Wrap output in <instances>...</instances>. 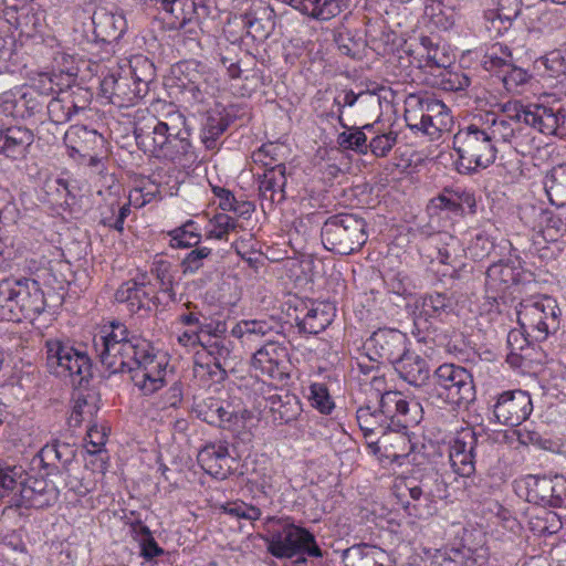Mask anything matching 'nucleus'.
Segmentation results:
<instances>
[{
	"label": "nucleus",
	"mask_w": 566,
	"mask_h": 566,
	"mask_svg": "<svg viewBox=\"0 0 566 566\" xmlns=\"http://www.w3.org/2000/svg\"><path fill=\"white\" fill-rule=\"evenodd\" d=\"M356 104H367L364 98H360V92L355 93L353 90H344L335 96L334 105L337 107L335 117L343 128H348L344 122L346 108L350 111Z\"/></svg>",
	"instance_id": "obj_59"
},
{
	"label": "nucleus",
	"mask_w": 566,
	"mask_h": 566,
	"mask_svg": "<svg viewBox=\"0 0 566 566\" xmlns=\"http://www.w3.org/2000/svg\"><path fill=\"white\" fill-rule=\"evenodd\" d=\"M518 439L523 444H532L539 449L552 452H558L560 449V443L558 441L545 437L535 430H530L526 428L518 432Z\"/></svg>",
	"instance_id": "obj_60"
},
{
	"label": "nucleus",
	"mask_w": 566,
	"mask_h": 566,
	"mask_svg": "<svg viewBox=\"0 0 566 566\" xmlns=\"http://www.w3.org/2000/svg\"><path fill=\"white\" fill-rule=\"evenodd\" d=\"M533 410L528 392L516 389L500 394L493 406V415L501 424L515 427L525 421Z\"/></svg>",
	"instance_id": "obj_15"
},
{
	"label": "nucleus",
	"mask_w": 566,
	"mask_h": 566,
	"mask_svg": "<svg viewBox=\"0 0 566 566\" xmlns=\"http://www.w3.org/2000/svg\"><path fill=\"white\" fill-rule=\"evenodd\" d=\"M384 439L390 442L392 452L389 457L394 459L403 458L412 450V444L407 436V430L389 431Z\"/></svg>",
	"instance_id": "obj_63"
},
{
	"label": "nucleus",
	"mask_w": 566,
	"mask_h": 566,
	"mask_svg": "<svg viewBox=\"0 0 566 566\" xmlns=\"http://www.w3.org/2000/svg\"><path fill=\"white\" fill-rule=\"evenodd\" d=\"M172 85L181 95V101L190 106H199L214 94L217 77L206 64L187 60L171 67Z\"/></svg>",
	"instance_id": "obj_9"
},
{
	"label": "nucleus",
	"mask_w": 566,
	"mask_h": 566,
	"mask_svg": "<svg viewBox=\"0 0 566 566\" xmlns=\"http://www.w3.org/2000/svg\"><path fill=\"white\" fill-rule=\"evenodd\" d=\"M93 346L105 369L111 374H130L132 381L144 396H150L166 385L167 357L123 323L112 322L109 331L104 328L94 336Z\"/></svg>",
	"instance_id": "obj_1"
},
{
	"label": "nucleus",
	"mask_w": 566,
	"mask_h": 566,
	"mask_svg": "<svg viewBox=\"0 0 566 566\" xmlns=\"http://www.w3.org/2000/svg\"><path fill=\"white\" fill-rule=\"evenodd\" d=\"M57 500V490L43 478L25 474L23 485L12 500H8L10 506L44 509L51 506Z\"/></svg>",
	"instance_id": "obj_18"
},
{
	"label": "nucleus",
	"mask_w": 566,
	"mask_h": 566,
	"mask_svg": "<svg viewBox=\"0 0 566 566\" xmlns=\"http://www.w3.org/2000/svg\"><path fill=\"white\" fill-rule=\"evenodd\" d=\"M399 377L408 384L420 387L430 378V368L426 358L408 350L395 365Z\"/></svg>",
	"instance_id": "obj_27"
},
{
	"label": "nucleus",
	"mask_w": 566,
	"mask_h": 566,
	"mask_svg": "<svg viewBox=\"0 0 566 566\" xmlns=\"http://www.w3.org/2000/svg\"><path fill=\"white\" fill-rule=\"evenodd\" d=\"M210 230L208 231V238L217 240H227L230 232L238 231L241 224L232 216L227 213H217L210 220Z\"/></svg>",
	"instance_id": "obj_55"
},
{
	"label": "nucleus",
	"mask_w": 566,
	"mask_h": 566,
	"mask_svg": "<svg viewBox=\"0 0 566 566\" xmlns=\"http://www.w3.org/2000/svg\"><path fill=\"white\" fill-rule=\"evenodd\" d=\"M481 120L482 127L485 129L496 148L502 144L516 146V140L521 134L520 126L515 125L506 117L497 116L494 113H486Z\"/></svg>",
	"instance_id": "obj_26"
},
{
	"label": "nucleus",
	"mask_w": 566,
	"mask_h": 566,
	"mask_svg": "<svg viewBox=\"0 0 566 566\" xmlns=\"http://www.w3.org/2000/svg\"><path fill=\"white\" fill-rule=\"evenodd\" d=\"M360 98H364L367 104H356L349 111V115L358 117L361 120H366L376 114L380 105V99L377 94L370 91H361Z\"/></svg>",
	"instance_id": "obj_62"
},
{
	"label": "nucleus",
	"mask_w": 566,
	"mask_h": 566,
	"mask_svg": "<svg viewBox=\"0 0 566 566\" xmlns=\"http://www.w3.org/2000/svg\"><path fill=\"white\" fill-rule=\"evenodd\" d=\"M357 422L365 438L389 431L407 430L417 419L410 416L409 402L400 391H386L380 396L378 408L363 406L356 412Z\"/></svg>",
	"instance_id": "obj_3"
},
{
	"label": "nucleus",
	"mask_w": 566,
	"mask_h": 566,
	"mask_svg": "<svg viewBox=\"0 0 566 566\" xmlns=\"http://www.w3.org/2000/svg\"><path fill=\"white\" fill-rule=\"evenodd\" d=\"M266 524H274L263 537L268 552L276 558H293L306 554L310 557H322L315 536L306 528L295 525L290 518L268 517Z\"/></svg>",
	"instance_id": "obj_6"
},
{
	"label": "nucleus",
	"mask_w": 566,
	"mask_h": 566,
	"mask_svg": "<svg viewBox=\"0 0 566 566\" xmlns=\"http://www.w3.org/2000/svg\"><path fill=\"white\" fill-rule=\"evenodd\" d=\"M426 95L411 94L405 102V120L410 129L413 127H423L421 124L426 115L424 111Z\"/></svg>",
	"instance_id": "obj_56"
},
{
	"label": "nucleus",
	"mask_w": 566,
	"mask_h": 566,
	"mask_svg": "<svg viewBox=\"0 0 566 566\" xmlns=\"http://www.w3.org/2000/svg\"><path fill=\"white\" fill-rule=\"evenodd\" d=\"M406 490L409 494L411 501L407 502L405 505V510L408 511L409 515H415L418 518H429L433 516L437 511V502L434 497H431L423 492L418 494L419 489L415 485L406 482Z\"/></svg>",
	"instance_id": "obj_42"
},
{
	"label": "nucleus",
	"mask_w": 566,
	"mask_h": 566,
	"mask_svg": "<svg viewBox=\"0 0 566 566\" xmlns=\"http://www.w3.org/2000/svg\"><path fill=\"white\" fill-rule=\"evenodd\" d=\"M371 124H364L363 127H352L348 132H343L337 137L338 145L344 149H350L358 154H367L368 144L367 136L363 129H371Z\"/></svg>",
	"instance_id": "obj_48"
},
{
	"label": "nucleus",
	"mask_w": 566,
	"mask_h": 566,
	"mask_svg": "<svg viewBox=\"0 0 566 566\" xmlns=\"http://www.w3.org/2000/svg\"><path fill=\"white\" fill-rule=\"evenodd\" d=\"M212 256V249L208 247L192 248L181 260L180 269L184 275L198 273Z\"/></svg>",
	"instance_id": "obj_51"
},
{
	"label": "nucleus",
	"mask_w": 566,
	"mask_h": 566,
	"mask_svg": "<svg viewBox=\"0 0 566 566\" xmlns=\"http://www.w3.org/2000/svg\"><path fill=\"white\" fill-rule=\"evenodd\" d=\"M544 189L552 205H566V164L555 166L546 174Z\"/></svg>",
	"instance_id": "obj_38"
},
{
	"label": "nucleus",
	"mask_w": 566,
	"mask_h": 566,
	"mask_svg": "<svg viewBox=\"0 0 566 566\" xmlns=\"http://www.w3.org/2000/svg\"><path fill=\"white\" fill-rule=\"evenodd\" d=\"M160 116L153 114L139 115L134 125L136 144L145 154L159 159L179 164H191L196 160L190 129L185 115L172 105Z\"/></svg>",
	"instance_id": "obj_2"
},
{
	"label": "nucleus",
	"mask_w": 566,
	"mask_h": 566,
	"mask_svg": "<svg viewBox=\"0 0 566 566\" xmlns=\"http://www.w3.org/2000/svg\"><path fill=\"white\" fill-rule=\"evenodd\" d=\"M311 405L322 413H329L334 408V402L329 396L326 385L315 382L310 386Z\"/></svg>",
	"instance_id": "obj_61"
},
{
	"label": "nucleus",
	"mask_w": 566,
	"mask_h": 566,
	"mask_svg": "<svg viewBox=\"0 0 566 566\" xmlns=\"http://www.w3.org/2000/svg\"><path fill=\"white\" fill-rule=\"evenodd\" d=\"M99 409L98 396L95 392L77 394L74 398L69 422L73 427H80L82 422H92Z\"/></svg>",
	"instance_id": "obj_40"
},
{
	"label": "nucleus",
	"mask_w": 566,
	"mask_h": 566,
	"mask_svg": "<svg viewBox=\"0 0 566 566\" xmlns=\"http://www.w3.org/2000/svg\"><path fill=\"white\" fill-rule=\"evenodd\" d=\"M66 147L83 157L91 156L97 147L103 146L104 138L95 129H88L83 125L71 126L64 135Z\"/></svg>",
	"instance_id": "obj_28"
},
{
	"label": "nucleus",
	"mask_w": 566,
	"mask_h": 566,
	"mask_svg": "<svg viewBox=\"0 0 566 566\" xmlns=\"http://www.w3.org/2000/svg\"><path fill=\"white\" fill-rule=\"evenodd\" d=\"M516 314L520 326L532 340L544 342L559 329L560 310L549 296L521 302Z\"/></svg>",
	"instance_id": "obj_11"
},
{
	"label": "nucleus",
	"mask_w": 566,
	"mask_h": 566,
	"mask_svg": "<svg viewBox=\"0 0 566 566\" xmlns=\"http://www.w3.org/2000/svg\"><path fill=\"white\" fill-rule=\"evenodd\" d=\"M287 182L285 164H276L265 169L259 181L261 199L268 201V208L281 203L286 198L285 187Z\"/></svg>",
	"instance_id": "obj_25"
},
{
	"label": "nucleus",
	"mask_w": 566,
	"mask_h": 566,
	"mask_svg": "<svg viewBox=\"0 0 566 566\" xmlns=\"http://www.w3.org/2000/svg\"><path fill=\"white\" fill-rule=\"evenodd\" d=\"M287 348L275 340L269 339L252 356L251 366L262 375L274 380L284 381L289 378Z\"/></svg>",
	"instance_id": "obj_16"
},
{
	"label": "nucleus",
	"mask_w": 566,
	"mask_h": 566,
	"mask_svg": "<svg viewBox=\"0 0 566 566\" xmlns=\"http://www.w3.org/2000/svg\"><path fill=\"white\" fill-rule=\"evenodd\" d=\"M242 22L247 34L254 41H265L275 28V12L262 2L253 4L243 15Z\"/></svg>",
	"instance_id": "obj_23"
},
{
	"label": "nucleus",
	"mask_w": 566,
	"mask_h": 566,
	"mask_svg": "<svg viewBox=\"0 0 566 566\" xmlns=\"http://www.w3.org/2000/svg\"><path fill=\"white\" fill-rule=\"evenodd\" d=\"M201 346L213 357L214 366L226 373L232 360V342L227 338H209Z\"/></svg>",
	"instance_id": "obj_45"
},
{
	"label": "nucleus",
	"mask_w": 566,
	"mask_h": 566,
	"mask_svg": "<svg viewBox=\"0 0 566 566\" xmlns=\"http://www.w3.org/2000/svg\"><path fill=\"white\" fill-rule=\"evenodd\" d=\"M46 109L50 120L54 124H64L74 116L69 97L63 94V90H60L56 96L46 102Z\"/></svg>",
	"instance_id": "obj_50"
},
{
	"label": "nucleus",
	"mask_w": 566,
	"mask_h": 566,
	"mask_svg": "<svg viewBox=\"0 0 566 566\" xmlns=\"http://www.w3.org/2000/svg\"><path fill=\"white\" fill-rule=\"evenodd\" d=\"M193 6L192 0H171L165 12L169 14L175 28H182L195 19Z\"/></svg>",
	"instance_id": "obj_54"
},
{
	"label": "nucleus",
	"mask_w": 566,
	"mask_h": 566,
	"mask_svg": "<svg viewBox=\"0 0 566 566\" xmlns=\"http://www.w3.org/2000/svg\"><path fill=\"white\" fill-rule=\"evenodd\" d=\"M407 482L419 489L418 494L423 492L438 501L449 496L447 482L441 474L432 468L424 470L420 476L410 478Z\"/></svg>",
	"instance_id": "obj_34"
},
{
	"label": "nucleus",
	"mask_w": 566,
	"mask_h": 566,
	"mask_svg": "<svg viewBox=\"0 0 566 566\" xmlns=\"http://www.w3.org/2000/svg\"><path fill=\"white\" fill-rule=\"evenodd\" d=\"M452 297L447 293L434 292L421 296L416 303L417 319L440 318L452 311Z\"/></svg>",
	"instance_id": "obj_32"
},
{
	"label": "nucleus",
	"mask_w": 566,
	"mask_h": 566,
	"mask_svg": "<svg viewBox=\"0 0 566 566\" xmlns=\"http://www.w3.org/2000/svg\"><path fill=\"white\" fill-rule=\"evenodd\" d=\"M34 142L33 132L24 126H8L0 120V154L7 158L22 159Z\"/></svg>",
	"instance_id": "obj_21"
},
{
	"label": "nucleus",
	"mask_w": 566,
	"mask_h": 566,
	"mask_svg": "<svg viewBox=\"0 0 566 566\" xmlns=\"http://www.w3.org/2000/svg\"><path fill=\"white\" fill-rule=\"evenodd\" d=\"M493 248L494 244L490 237L483 231H480L471 239L468 251L472 259L483 260L491 253Z\"/></svg>",
	"instance_id": "obj_64"
},
{
	"label": "nucleus",
	"mask_w": 566,
	"mask_h": 566,
	"mask_svg": "<svg viewBox=\"0 0 566 566\" xmlns=\"http://www.w3.org/2000/svg\"><path fill=\"white\" fill-rule=\"evenodd\" d=\"M502 115L521 127L524 123L546 135H566V111L559 104H527L510 101L501 105Z\"/></svg>",
	"instance_id": "obj_7"
},
{
	"label": "nucleus",
	"mask_w": 566,
	"mask_h": 566,
	"mask_svg": "<svg viewBox=\"0 0 566 566\" xmlns=\"http://www.w3.org/2000/svg\"><path fill=\"white\" fill-rule=\"evenodd\" d=\"M45 347L48 364L60 367V373L77 377L78 385L91 377L92 365L86 354L59 339L46 340Z\"/></svg>",
	"instance_id": "obj_13"
},
{
	"label": "nucleus",
	"mask_w": 566,
	"mask_h": 566,
	"mask_svg": "<svg viewBox=\"0 0 566 566\" xmlns=\"http://www.w3.org/2000/svg\"><path fill=\"white\" fill-rule=\"evenodd\" d=\"M168 235L170 237V245L177 249L196 248L201 241V234L198 232L192 220L169 231Z\"/></svg>",
	"instance_id": "obj_47"
},
{
	"label": "nucleus",
	"mask_w": 566,
	"mask_h": 566,
	"mask_svg": "<svg viewBox=\"0 0 566 566\" xmlns=\"http://www.w3.org/2000/svg\"><path fill=\"white\" fill-rule=\"evenodd\" d=\"M408 338L398 329L384 328L373 333L367 340L370 360L388 361L392 366L408 352Z\"/></svg>",
	"instance_id": "obj_17"
},
{
	"label": "nucleus",
	"mask_w": 566,
	"mask_h": 566,
	"mask_svg": "<svg viewBox=\"0 0 566 566\" xmlns=\"http://www.w3.org/2000/svg\"><path fill=\"white\" fill-rule=\"evenodd\" d=\"M517 274L513 266L505 263H494L486 270V286L496 292H504L517 282Z\"/></svg>",
	"instance_id": "obj_44"
},
{
	"label": "nucleus",
	"mask_w": 566,
	"mask_h": 566,
	"mask_svg": "<svg viewBox=\"0 0 566 566\" xmlns=\"http://www.w3.org/2000/svg\"><path fill=\"white\" fill-rule=\"evenodd\" d=\"M44 294L35 280L7 277L0 281V317L19 322L22 317L41 314Z\"/></svg>",
	"instance_id": "obj_4"
},
{
	"label": "nucleus",
	"mask_w": 566,
	"mask_h": 566,
	"mask_svg": "<svg viewBox=\"0 0 566 566\" xmlns=\"http://www.w3.org/2000/svg\"><path fill=\"white\" fill-rule=\"evenodd\" d=\"M434 76L436 84L444 91H462L470 85V78L464 73L453 71L450 66H443Z\"/></svg>",
	"instance_id": "obj_52"
},
{
	"label": "nucleus",
	"mask_w": 566,
	"mask_h": 566,
	"mask_svg": "<svg viewBox=\"0 0 566 566\" xmlns=\"http://www.w3.org/2000/svg\"><path fill=\"white\" fill-rule=\"evenodd\" d=\"M325 249L340 255L359 251L367 242L366 222L353 213H337L325 220L321 230Z\"/></svg>",
	"instance_id": "obj_8"
},
{
	"label": "nucleus",
	"mask_w": 566,
	"mask_h": 566,
	"mask_svg": "<svg viewBox=\"0 0 566 566\" xmlns=\"http://www.w3.org/2000/svg\"><path fill=\"white\" fill-rule=\"evenodd\" d=\"M430 247L436 250V259L439 263L455 268L461 260V244L460 241L448 232H438L431 235L428 240ZM434 259L433 255L429 254Z\"/></svg>",
	"instance_id": "obj_30"
},
{
	"label": "nucleus",
	"mask_w": 566,
	"mask_h": 566,
	"mask_svg": "<svg viewBox=\"0 0 566 566\" xmlns=\"http://www.w3.org/2000/svg\"><path fill=\"white\" fill-rule=\"evenodd\" d=\"M25 474L22 467L0 460V497L12 500L14 493L21 490Z\"/></svg>",
	"instance_id": "obj_43"
},
{
	"label": "nucleus",
	"mask_w": 566,
	"mask_h": 566,
	"mask_svg": "<svg viewBox=\"0 0 566 566\" xmlns=\"http://www.w3.org/2000/svg\"><path fill=\"white\" fill-rule=\"evenodd\" d=\"M93 33L96 41L113 43L122 38L127 22L122 12L104 7L96 8L92 15Z\"/></svg>",
	"instance_id": "obj_22"
},
{
	"label": "nucleus",
	"mask_w": 566,
	"mask_h": 566,
	"mask_svg": "<svg viewBox=\"0 0 566 566\" xmlns=\"http://www.w3.org/2000/svg\"><path fill=\"white\" fill-rule=\"evenodd\" d=\"M527 501L541 506L553 507L554 476L530 475L526 480Z\"/></svg>",
	"instance_id": "obj_41"
},
{
	"label": "nucleus",
	"mask_w": 566,
	"mask_h": 566,
	"mask_svg": "<svg viewBox=\"0 0 566 566\" xmlns=\"http://www.w3.org/2000/svg\"><path fill=\"white\" fill-rule=\"evenodd\" d=\"M432 403H448L464 407L475 400V386L470 371L455 364L440 365L432 375V382L427 391Z\"/></svg>",
	"instance_id": "obj_5"
},
{
	"label": "nucleus",
	"mask_w": 566,
	"mask_h": 566,
	"mask_svg": "<svg viewBox=\"0 0 566 566\" xmlns=\"http://www.w3.org/2000/svg\"><path fill=\"white\" fill-rule=\"evenodd\" d=\"M453 149L459 156V165L467 172L491 166L499 153L482 125L476 123L461 128L453 136Z\"/></svg>",
	"instance_id": "obj_10"
},
{
	"label": "nucleus",
	"mask_w": 566,
	"mask_h": 566,
	"mask_svg": "<svg viewBox=\"0 0 566 566\" xmlns=\"http://www.w3.org/2000/svg\"><path fill=\"white\" fill-rule=\"evenodd\" d=\"M287 156V147L281 143L263 144L258 150L252 153V159L255 164L271 168L276 164H284L283 160Z\"/></svg>",
	"instance_id": "obj_46"
},
{
	"label": "nucleus",
	"mask_w": 566,
	"mask_h": 566,
	"mask_svg": "<svg viewBox=\"0 0 566 566\" xmlns=\"http://www.w3.org/2000/svg\"><path fill=\"white\" fill-rule=\"evenodd\" d=\"M266 401L273 415V420L279 421V423H289L295 420L302 412L298 398L289 392L270 395Z\"/></svg>",
	"instance_id": "obj_31"
},
{
	"label": "nucleus",
	"mask_w": 566,
	"mask_h": 566,
	"mask_svg": "<svg viewBox=\"0 0 566 566\" xmlns=\"http://www.w3.org/2000/svg\"><path fill=\"white\" fill-rule=\"evenodd\" d=\"M101 94L118 107L132 106L144 98L130 73L118 64L109 67L107 72L102 71Z\"/></svg>",
	"instance_id": "obj_12"
},
{
	"label": "nucleus",
	"mask_w": 566,
	"mask_h": 566,
	"mask_svg": "<svg viewBox=\"0 0 566 566\" xmlns=\"http://www.w3.org/2000/svg\"><path fill=\"white\" fill-rule=\"evenodd\" d=\"M198 463L211 476L224 480L232 472L233 458L226 442L206 444L198 453Z\"/></svg>",
	"instance_id": "obj_20"
},
{
	"label": "nucleus",
	"mask_w": 566,
	"mask_h": 566,
	"mask_svg": "<svg viewBox=\"0 0 566 566\" xmlns=\"http://www.w3.org/2000/svg\"><path fill=\"white\" fill-rule=\"evenodd\" d=\"M195 411L199 419L217 427H226L235 417L234 410L229 402L213 397L197 403Z\"/></svg>",
	"instance_id": "obj_29"
},
{
	"label": "nucleus",
	"mask_w": 566,
	"mask_h": 566,
	"mask_svg": "<svg viewBox=\"0 0 566 566\" xmlns=\"http://www.w3.org/2000/svg\"><path fill=\"white\" fill-rule=\"evenodd\" d=\"M150 284L148 276H140L124 282L115 293V300L118 303H125L130 313H137L142 308L148 307L150 302Z\"/></svg>",
	"instance_id": "obj_24"
},
{
	"label": "nucleus",
	"mask_w": 566,
	"mask_h": 566,
	"mask_svg": "<svg viewBox=\"0 0 566 566\" xmlns=\"http://www.w3.org/2000/svg\"><path fill=\"white\" fill-rule=\"evenodd\" d=\"M229 119L227 115L218 111L207 112L201 127L200 139L207 149L213 150L218 147L219 137L227 130Z\"/></svg>",
	"instance_id": "obj_37"
},
{
	"label": "nucleus",
	"mask_w": 566,
	"mask_h": 566,
	"mask_svg": "<svg viewBox=\"0 0 566 566\" xmlns=\"http://www.w3.org/2000/svg\"><path fill=\"white\" fill-rule=\"evenodd\" d=\"M385 552L376 546L354 545L343 553L344 566H382Z\"/></svg>",
	"instance_id": "obj_35"
},
{
	"label": "nucleus",
	"mask_w": 566,
	"mask_h": 566,
	"mask_svg": "<svg viewBox=\"0 0 566 566\" xmlns=\"http://www.w3.org/2000/svg\"><path fill=\"white\" fill-rule=\"evenodd\" d=\"M63 75H65L66 82H71L76 77L77 70L74 66H67L61 69L60 73H41L30 88L36 90L39 94L46 99L50 95H57L60 90H63L62 86L65 85V83L62 82Z\"/></svg>",
	"instance_id": "obj_36"
},
{
	"label": "nucleus",
	"mask_w": 566,
	"mask_h": 566,
	"mask_svg": "<svg viewBox=\"0 0 566 566\" xmlns=\"http://www.w3.org/2000/svg\"><path fill=\"white\" fill-rule=\"evenodd\" d=\"M295 323L301 333L316 335L334 319L335 307L331 303L311 301L295 307Z\"/></svg>",
	"instance_id": "obj_19"
},
{
	"label": "nucleus",
	"mask_w": 566,
	"mask_h": 566,
	"mask_svg": "<svg viewBox=\"0 0 566 566\" xmlns=\"http://www.w3.org/2000/svg\"><path fill=\"white\" fill-rule=\"evenodd\" d=\"M491 65H501L502 70V82L507 91H513L520 85L526 83L528 75L525 70L513 66L502 61V59H491Z\"/></svg>",
	"instance_id": "obj_57"
},
{
	"label": "nucleus",
	"mask_w": 566,
	"mask_h": 566,
	"mask_svg": "<svg viewBox=\"0 0 566 566\" xmlns=\"http://www.w3.org/2000/svg\"><path fill=\"white\" fill-rule=\"evenodd\" d=\"M304 12L315 20L328 21L342 12L340 0H307Z\"/></svg>",
	"instance_id": "obj_49"
},
{
	"label": "nucleus",
	"mask_w": 566,
	"mask_h": 566,
	"mask_svg": "<svg viewBox=\"0 0 566 566\" xmlns=\"http://www.w3.org/2000/svg\"><path fill=\"white\" fill-rule=\"evenodd\" d=\"M486 440L479 441L471 429L460 431L449 448V460L455 473L470 476L475 472V461Z\"/></svg>",
	"instance_id": "obj_14"
},
{
	"label": "nucleus",
	"mask_w": 566,
	"mask_h": 566,
	"mask_svg": "<svg viewBox=\"0 0 566 566\" xmlns=\"http://www.w3.org/2000/svg\"><path fill=\"white\" fill-rule=\"evenodd\" d=\"M65 86L67 90H63V94L69 97L74 115L87 111L92 102V93L82 86H71L70 82H66Z\"/></svg>",
	"instance_id": "obj_58"
},
{
	"label": "nucleus",
	"mask_w": 566,
	"mask_h": 566,
	"mask_svg": "<svg viewBox=\"0 0 566 566\" xmlns=\"http://www.w3.org/2000/svg\"><path fill=\"white\" fill-rule=\"evenodd\" d=\"M40 458L44 463L56 460L66 469V465L71 464L75 458V449L69 443L55 442L44 446L40 451Z\"/></svg>",
	"instance_id": "obj_53"
},
{
	"label": "nucleus",
	"mask_w": 566,
	"mask_h": 566,
	"mask_svg": "<svg viewBox=\"0 0 566 566\" xmlns=\"http://www.w3.org/2000/svg\"><path fill=\"white\" fill-rule=\"evenodd\" d=\"M126 72L130 73L132 80L144 97L149 92V86L156 77V69L154 63L144 55L133 56L129 61V66L125 67Z\"/></svg>",
	"instance_id": "obj_39"
},
{
	"label": "nucleus",
	"mask_w": 566,
	"mask_h": 566,
	"mask_svg": "<svg viewBox=\"0 0 566 566\" xmlns=\"http://www.w3.org/2000/svg\"><path fill=\"white\" fill-rule=\"evenodd\" d=\"M231 334L243 343H253L263 337H271L277 332L272 321L243 319L233 326Z\"/></svg>",
	"instance_id": "obj_33"
}]
</instances>
